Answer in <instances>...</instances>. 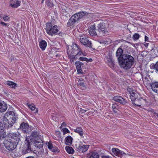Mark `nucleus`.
Segmentation results:
<instances>
[{"label":"nucleus","mask_w":158,"mask_h":158,"mask_svg":"<svg viewBox=\"0 0 158 158\" xmlns=\"http://www.w3.org/2000/svg\"><path fill=\"white\" fill-rule=\"evenodd\" d=\"M119 65L125 70H127L132 66L135 62L134 58L131 55L123 54L118 58Z\"/></svg>","instance_id":"nucleus-1"},{"label":"nucleus","mask_w":158,"mask_h":158,"mask_svg":"<svg viewBox=\"0 0 158 158\" xmlns=\"http://www.w3.org/2000/svg\"><path fill=\"white\" fill-rule=\"evenodd\" d=\"M4 116L3 121L5 127L8 128L11 127L16 121L15 115L7 116V118Z\"/></svg>","instance_id":"nucleus-2"},{"label":"nucleus","mask_w":158,"mask_h":158,"mask_svg":"<svg viewBox=\"0 0 158 158\" xmlns=\"http://www.w3.org/2000/svg\"><path fill=\"white\" fill-rule=\"evenodd\" d=\"M45 29L47 33L51 36L56 34L59 31L58 26L56 25H53L52 23H46Z\"/></svg>","instance_id":"nucleus-3"},{"label":"nucleus","mask_w":158,"mask_h":158,"mask_svg":"<svg viewBox=\"0 0 158 158\" xmlns=\"http://www.w3.org/2000/svg\"><path fill=\"white\" fill-rule=\"evenodd\" d=\"M32 140L31 139L29 140V139L26 138L25 143L22 150V152L23 154L27 153L32 151V149L31 147L32 143Z\"/></svg>","instance_id":"nucleus-4"},{"label":"nucleus","mask_w":158,"mask_h":158,"mask_svg":"<svg viewBox=\"0 0 158 158\" xmlns=\"http://www.w3.org/2000/svg\"><path fill=\"white\" fill-rule=\"evenodd\" d=\"M17 142L13 141L10 139H7L4 141V144L6 148L9 150H13L17 145Z\"/></svg>","instance_id":"nucleus-5"},{"label":"nucleus","mask_w":158,"mask_h":158,"mask_svg":"<svg viewBox=\"0 0 158 158\" xmlns=\"http://www.w3.org/2000/svg\"><path fill=\"white\" fill-rule=\"evenodd\" d=\"M98 30L100 35H105L108 33L106 24L104 23H101L98 24Z\"/></svg>","instance_id":"nucleus-6"},{"label":"nucleus","mask_w":158,"mask_h":158,"mask_svg":"<svg viewBox=\"0 0 158 158\" xmlns=\"http://www.w3.org/2000/svg\"><path fill=\"white\" fill-rule=\"evenodd\" d=\"M73 46L75 47V49L77 51L76 55H75L69 56L68 54V56L70 58V61L71 63H74L75 60L77 59V56H80L81 55L82 52L81 50V49L79 46L75 44Z\"/></svg>","instance_id":"nucleus-7"},{"label":"nucleus","mask_w":158,"mask_h":158,"mask_svg":"<svg viewBox=\"0 0 158 158\" xmlns=\"http://www.w3.org/2000/svg\"><path fill=\"white\" fill-rule=\"evenodd\" d=\"M80 40L84 45L88 47H91V43L87 36L82 35L80 37Z\"/></svg>","instance_id":"nucleus-8"},{"label":"nucleus","mask_w":158,"mask_h":158,"mask_svg":"<svg viewBox=\"0 0 158 158\" xmlns=\"http://www.w3.org/2000/svg\"><path fill=\"white\" fill-rule=\"evenodd\" d=\"M131 101L134 106L140 107L142 105H143V103L145 102V100L142 98H138L137 97L134 98V97H132L131 98Z\"/></svg>","instance_id":"nucleus-9"},{"label":"nucleus","mask_w":158,"mask_h":158,"mask_svg":"<svg viewBox=\"0 0 158 158\" xmlns=\"http://www.w3.org/2000/svg\"><path fill=\"white\" fill-rule=\"evenodd\" d=\"M20 128L22 131L26 133L30 132L31 131V128L29 125L25 123H22L20 125Z\"/></svg>","instance_id":"nucleus-10"},{"label":"nucleus","mask_w":158,"mask_h":158,"mask_svg":"<svg viewBox=\"0 0 158 158\" xmlns=\"http://www.w3.org/2000/svg\"><path fill=\"white\" fill-rule=\"evenodd\" d=\"M113 100L123 105L127 103V102L126 100L119 96H115L113 98Z\"/></svg>","instance_id":"nucleus-11"},{"label":"nucleus","mask_w":158,"mask_h":158,"mask_svg":"<svg viewBox=\"0 0 158 158\" xmlns=\"http://www.w3.org/2000/svg\"><path fill=\"white\" fill-rule=\"evenodd\" d=\"M46 144L48 146V148L52 152L56 153H58L60 152V150L56 146H53L52 143L47 142Z\"/></svg>","instance_id":"nucleus-12"},{"label":"nucleus","mask_w":158,"mask_h":158,"mask_svg":"<svg viewBox=\"0 0 158 158\" xmlns=\"http://www.w3.org/2000/svg\"><path fill=\"white\" fill-rule=\"evenodd\" d=\"M19 133H9L8 135L9 138L14 139L16 141H17L19 140L20 136Z\"/></svg>","instance_id":"nucleus-13"},{"label":"nucleus","mask_w":158,"mask_h":158,"mask_svg":"<svg viewBox=\"0 0 158 158\" xmlns=\"http://www.w3.org/2000/svg\"><path fill=\"white\" fill-rule=\"evenodd\" d=\"M107 59L109 66L110 67H113L115 64V62L112 57V56L110 55H109L107 56Z\"/></svg>","instance_id":"nucleus-14"},{"label":"nucleus","mask_w":158,"mask_h":158,"mask_svg":"<svg viewBox=\"0 0 158 158\" xmlns=\"http://www.w3.org/2000/svg\"><path fill=\"white\" fill-rule=\"evenodd\" d=\"M7 106L5 102L3 101H0V112H5L7 110Z\"/></svg>","instance_id":"nucleus-15"},{"label":"nucleus","mask_w":158,"mask_h":158,"mask_svg":"<svg viewBox=\"0 0 158 158\" xmlns=\"http://www.w3.org/2000/svg\"><path fill=\"white\" fill-rule=\"evenodd\" d=\"M89 32L92 36H96L97 34L96 31V27L94 25L91 26L89 29Z\"/></svg>","instance_id":"nucleus-16"},{"label":"nucleus","mask_w":158,"mask_h":158,"mask_svg":"<svg viewBox=\"0 0 158 158\" xmlns=\"http://www.w3.org/2000/svg\"><path fill=\"white\" fill-rule=\"evenodd\" d=\"M99 156L98 153L95 152H90L87 154V158H99Z\"/></svg>","instance_id":"nucleus-17"},{"label":"nucleus","mask_w":158,"mask_h":158,"mask_svg":"<svg viewBox=\"0 0 158 158\" xmlns=\"http://www.w3.org/2000/svg\"><path fill=\"white\" fill-rule=\"evenodd\" d=\"M112 151L114 154L118 156H121L123 154H125L123 151H121L117 148H113Z\"/></svg>","instance_id":"nucleus-18"},{"label":"nucleus","mask_w":158,"mask_h":158,"mask_svg":"<svg viewBox=\"0 0 158 158\" xmlns=\"http://www.w3.org/2000/svg\"><path fill=\"white\" fill-rule=\"evenodd\" d=\"M5 132L4 131V127L2 123H0V140H2L5 137Z\"/></svg>","instance_id":"nucleus-19"},{"label":"nucleus","mask_w":158,"mask_h":158,"mask_svg":"<svg viewBox=\"0 0 158 158\" xmlns=\"http://www.w3.org/2000/svg\"><path fill=\"white\" fill-rule=\"evenodd\" d=\"M39 140L34 139V145L36 147L39 149L42 148L43 143L41 142L42 140H40L41 142L39 141L40 140L38 139Z\"/></svg>","instance_id":"nucleus-20"},{"label":"nucleus","mask_w":158,"mask_h":158,"mask_svg":"<svg viewBox=\"0 0 158 158\" xmlns=\"http://www.w3.org/2000/svg\"><path fill=\"white\" fill-rule=\"evenodd\" d=\"M20 2L18 0H11L10 4L12 7L16 8L20 6Z\"/></svg>","instance_id":"nucleus-21"},{"label":"nucleus","mask_w":158,"mask_h":158,"mask_svg":"<svg viewBox=\"0 0 158 158\" xmlns=\"http://www.w3.org/2000/svg\"><path fill=\"white\" fill-rule=\"evenodd\" d=\"M78 86L82 89H85L86 88V86L84 83V81L82 78H79L78 80Z\"/></svg>","instance_id":"nucleus-22"},{"label":"nucleus","mask_w":158,"mask_h":158,"mask_svg":"<svg viewBox=\"0 0 158 158\" xmlns=\"http://www.w3.org/2000/svg\"><path fill=\"white\" fill-rule=\"evenodd\" d=\"M75 64L78 73H81L82 70L81 69V66L83 65V63L80 61H77L76 62Z\"/></svg>","instance_id":"nucleus-23"},{"label":"nucleus","mask_w":158,"mask_h":158,"mask_svg":"<svg viewBox=\"0 0 158 158\" xmlns=\"http://www.w3.org/2000/svg\"><path fill=\"white\" fill-rule=\"evenodd\" d=\"M47 46V43L44 40H41L39 43V46L43 51L44 50Z\"/></svg>","instance_id":"nucleus-24"},{"label":"nucleus","mask_w":158,"mask_h":158,"mask_svg":"<svg viewBox=\"0 0 158 158\" xmlns=\"http://www.w3.org/2000/svg\"><path fill=\"white\" fill-rule=\"evenodd\" d=\"M151 88L154 92L158 94V83H152L151 84Z\"/></svg>","instance_id":"nucleus-25"},{"label":"nucleus","mask_w":158,"mask_h":158,"mask_svg":"<svg viewBox=\"0 0 158 158\" xmlns=\"http://www.w3.org/2000/svg\"><path fill=\"white\" fill-rule=\"evenodd\" d=\"M72 140L73 138L69 135L66 137L64 139L65 143L69 145H70L72 144Z\"/></svg>","instance_id":"nucleus-26"},{"label":"nucleus","mask_w":158,"mask_h":158,"mask_svg":"<svg viewBox=\"0 0 158 158\" xmlns=\"http://www.w3.org/2000/svg\"><path fill=\"white\" fill-rule=\"evenodd\" d=\"M89 145H83L81 146L79 150L78 151L81 152H86L88 149Z\"/></svg>","instance_id":"nucleus-27"},{"label":"nucleus","mask_w":158,"mask_h":158,"mask_svg":"<svg viewBox=\"0 0 158 158\" xmlns=\"http://www.w3.org/2000/svg\"><path fill=\"white\" fill-rule=\"evenodd\" d=\"M27 105L32 111H35L34 112L35 113L38 112V110L35 107V106L33 104H30L29 103H27Z\"/></svg>","instance_id":"nucleus-28"},{"label":"nucleus","mask_w":158,"mask_h":158,"mask_svg":"<svg viewBox=\"0 0 158 158\" xmlns=\"http://www.w3.org/2000/svg\"><path fill=\"white\" fill-rule=\"evenodd\" d=\"M112 109L114 113H117L119 109L118 106L116 103H114L112 105Z\"/></svg>","instance_id":"nucleus-29"},{"label":"nucleus","mask_w":158,"mask_h":158,"mask_svg":"<svg viewBox=\"0 0 158 158\" xmlns=\"http://www.w3.org/2000/svg\"><path fill=\"white\" fill-rule=\"evenodd\" d=\"M74 131L78 133L81 136H82L83 134V129L81 127H78L74 130Z\"/></svg>","instance_id":"nucleus-30"},{"label":"nucleus","mask_w":158,"mask_h":158,"mask_svg":"<svg viewBox=\"0 0 158 158\" xmlns=\"http://www.w3.org/2000/svg\"><path fill=\"white\" fill-rule=\"evenodd\" d=\"M39 134L36 131H34L32 132L31 135V137H32L33 138H36L37 139H38L37 138L39 137Z\"/></svg>","instance_id":"nucleus-31"},{"label":"nucleus","mask_w":158,"mask_h":158,"mask_svg":"<svg viewBox=\"0 0 158 158\" xmlns=\"http://www.w3.org/2000/svg\"><path fill=\"white\" fill-rule=\"evenodd\" d=\"M123 50L122 48H119L118 49L116 52V55L118 57V59L120 57L122 56L123 55Z\"/></svg>","instance_id":"nucleus-32"},{"label":"nucleus","mask_w":158,"mask_h":158,"mask_svg":"<svg viewBox=\"0 0 158 158\" xmlns=\"http://www.w3.org/2000/svg\"><path fill=\"white\" fill-rule=\"evenodd\" d=\"M65 149L67 152L70 154H73L74 152L73 149L71 147L66 146Z\"/></svg>","instance_id":"nucleus-33"},{"label":"nucleus","mask_w":158,"mask_h":158,"mask_svg":"<svg viewBox=\"0 0 158 158\" xmlns=\"http://www.w3.org/2000/svg\"><path fill=\"white\" fill-rule=\"evenodd\" d=\"M7 84L10 86L11 88L15 89L17 86L16 83L13 82L11 81H8L7 82Z\"/></svg>","instance_id":"nucleus-34"},{"label":"nucleus","mask_w":158,"mask_h":158,"mask_svg":"<svg viewBox=\"0 0 158 158\" xmlns=\"http://www.w3.org/2000/svg\"><path fill=\"white\" fill-rule=\"evenodd\" d=\"M82 144L80 142H76L74 144V147L78 151L80 148Z\"/></svg>","instance_id":"nucleus-35"},{"label":"nucleus","mask_w":158,"mask_h":158,"mask_svg":"<svg viewBox=\"0 0 158 158\" xmlns=\"http://www.w3.org/2000/svg\"><path fill=\"white\" fill-rule=\"evenodd\" d=\"M74 20H73V19L70 18L68 22L67 26L68 27H69L73 25L75 23Z\"/></svg>","instance_id":"nucleus-36"},{"label":"nucleus","mask_w":158,"mask_h":158,"mask_svg":"<svg viewBox=\"0 0 158 158\" xmlns=\"http://www.w3.org/2000/svg\"><path fill=\"white\" fill-rule=\"evenodd\" d=\"M78 15V14L77 13L73 15L71 17L73 20H74V21L75 22L79 19Z\"/></svg>","instance_id":"nucleus-37"},{"label":"nucleus","mask_w":158,"mask_h":158,"mask_svg":"<svg viewBox=\"0 0 158 158\" xmlns=\"http://www.w3.org/2000/svg\"><path fill=\"white\" fill-rule=\"evenodd\" d=\"M79 59V60L81 61H85L87 62H91L93 60L91 58L88 59L86 57H80Z\"/></svg>","instance_id":"nucleus-38"},{"label":"nucleus","mask_w":158,"mask_h":158,"mask_svg":"<svg viewBox=\"0 0 158 158\" xmlns=\"http://www.w3.org/2000/svg\"><path fill=\"white\" fill-rule=\"evenodd\" d=\"M77 14H78V15L79 17V19H81L83 16H85V15H86V13L83 12H80L79 13H77Z\"/></svg>","instance_id":"nucleus-39"},{"label":"nucleus","mask_w":158,"mask_h":158,"mask_svg":"<svg viewBox=\"0 0 158 158\" xmlns=\"http://www.w3.org/2000/svg\"><path fill=\"white\" fill-rule=\"evenodd\" d=\"M46 2V5L48 7H52L54 5L53 3L51 2L49 0H47Z\"/></svg>","instance_id":"nucleus-40"},{"label":"nucleus","mask_w":158,"mask_h":158,"mask_svg":"<svg viewBox=\"0 0 158 158\" xmlns=\"http://www.w3.org/2000/svg\"><path fill=\"white\" fill-rule=\"evenodd\" d=\"M139 34L135 33L133 36V39L134 40H136L139 39Z\"/></svg>","instance_id":"nucleus-41"},{"label":"nucleus","mask_w":158,"mask_h":158,"mask_svg":"<svg viewBox=\"0 0 158 158\" xmlns=\"http://www.w3.org/2000/svg\"><path fill=\"white\" fill-rule=\"evenodd\" d=\"M62 131H63V133L64 135L66 133H69L70 132L69 130L66 128H63Z\"/></svg>","instance_id":"nucleus-42"},{"label":"nucleus","mask_w":158,"mask_h":158,"mask_svg":"<svg viewBox=\"0 0 158 158\" xmlns=\"http://www.w3.org/2000/svg\"><path fill=\"white\" fill-rule=\"evenodd\" d=\"M138 94L137 93H136L135 92H132L131 94V99L132 97H134V98H135L137 96Z\"/></svg>","instance_id":"nucleus-43"},{"label":"nucleus","mask_w":158,"mask_h":158,"mask_svg":"<svg viewBox=\"0 0 158 158\" xmlns=\"http://www.w3.org/2000/svg\"><path fill=\"white\" fill-rule=\"evenodd\" d=\"M3 19L4 21H8L9 19H10V17L6 15L5 16H3Z\"/></svg>","instance_id":"nucleus-44"},{"label":"nucleus","mask_w":158,"mask_h":158,"mask_svg":"<svg viewBox=\"0 0 158 158\" xmlns=\"http://www.w3.org/2000/svg\"><path fill=\"white\" fill-rule=\"evenodd\" d=\"M154 68L156 71L158 72V61L155 65Z\"/></svg>","instance_id":"nucleus-45"},{"label":"nucleus","mask_w":158,"mask_h":158,"mask_svg":"<svg viewBox=\"0 0 158 158\" xmlns=\"http://www.w3.org/2000/svg\"><path fill=\"white\" fill-rule=\"evenodd\" d=\"M9 115L8 116L10 115H15L14 112L13 111H10L8 112Z\"/></svg>","instance_id":"nucleus-46"},{"label":"nucleus","mask_w":158,"mask_h":158,"mask_svg":"<svg viewBox=\"0 0 158 158\" xmlns=\"http://www.w3.org/2000/svg\"><path fill=\"white\" fill-rule=\"evenodd\" d=\"M0 23L1 24H2L3 26H6L7 25V24L5 23L4 22H1Z\"/></svg>","instance_id":"nucleus-47"},{"label":"nucleus","mask_w":158,"mask_h":158,"mask_svg":"<svg viewBox=\"0 0 158 158\" xmlns=\"http://www.w3.org/2000/svg\"><path fill=\"white\" fill-rule=\"evenodd\" d=\"M66 126V124L64 122L61 125V127H65Z\"/></svg>","instance_id":"nucleus-48"},{"label":"nucleus","mask_w":158,"mask_h":158,"mask_svg":"<svg viewBox=\"0 0 158 158\" xmlns=\"http://www.w3.org/2000/svg\"><path fill=\"white\" fill-rule=\"evenodd\" d=\"M148 39V38L146 36H145V41H147Z\"/></svg>","instance_id":"nucleus-49"},{"label":"nucleus","mask_w":158,"mask_h":158,"mask_svg":"<svg viewBox=\"0 0 158 158\" xmlns=\"http://www.w3.org/2000/svg\"><path fill=\"white\" fill-rule=\"evenodd\" d=\"M89 109H87V110H82V112L83 113H84L85 112H86Z\"/></svg>","instance_id":"nucleus-50"},{"label":"nucleus","mask_w":158,"mask_h":158,"mask_svg":"<svg viewBox=\"0 0 158 158\" xmlns=\"http://www.w3.org/2000/svg\"><path fill=\"white\" fill-rule=\"evenodd\" d=\"M102 158H110L108 156H103L102 157Z\"/></svg>","instance_id":"nucleus-51"},{"label":"nucleus","mask_w":158,"mask_h":158,"mask_svg":"<svg viewBox=\"0 0 158 158\" xmlns=\"http://www.w3.org/2000/svg\"><path fill=\"white\" fill-rule=\"evenodd\" d=\"M93 113V112H89V113H88V114L89 115H91V114H92V113Z\"/></svg>","instance_id":"nucleus-52"},{"label":"nucleus","mask_w":158,"mask_h":158,"mask_svg":"<svg viewBox=\"0 0 158 158\" xmlns=\"http://www.w3.org/2000/svg\"><path fill=\"white\" fill-rule=\"evenodd\" d=\"M154 114L156 115V116L158 118V113H154Z\"/></svg>","instance_id":"nucleus-53"},{"label":"nucleus","mask_w":158,"mask_h":158,"mask_svg":"<svg viewBox=\"0 0 158 158\" xmlns=\"http://www.w3.org/2000/svg\"><path fill=\"white\" fill-rule=\"evenodd\" d=\"M27 158H35L32 156H30V157H28Z\"/></svg>","instance_id":"nucleus-54"},{"label":"nucleus","mask_w":158,"mask_h":158,"mask_svg":"<svg viewBox=\"0 0 158 158\" xmlns=\"http://www.w3.org/2000/svg\"><path fill=\"white\" fill-rule=\"evenodd\" d=\"M148 44H145V46H146V45H148Z\"/></svg>","instance_id":"nucleus-55"},{"label":"nucleus","mask_w":158,"mask_h":158,"mask_svg":"<svg viewBox=\"0 0 158 158\" xmlns=\"http://www.w3.org/2000/svg\"><path fill=\"white\" fill-rule=\"evenodd\" d=\"M44 0H43L42 1V3H43V2H44Z\"/></svg>","instance_id":"nucleus-56"},{"label":"nucleus","mask_w":158,"mask_h":158,"mask_svg":"<svg viewBox=\"0 0 158 158\" xmlns=\"http://www.w3.org/2000/svg\"><path fill=\"white\" fill-rule=\"evenodd\" d=\"M157 52H158V49L157 50Z\"/></svg>","instance_id":"nucleus-57"},{"label":"nucleus","mask_w":158,"mask_h":158,"mask_svg":"<svg viewBox=\"0 0 158 158\" xmlns=\"http://www.w3.org/2000/svg\"><path fill=\"white\" fill-rule=\"evenodd\" d=\"M87 109H85V110H87Z\"/></svg>","instance_id":"nucleus-58"}]
</instances>
